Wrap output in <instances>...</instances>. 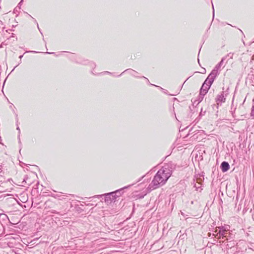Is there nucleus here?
Segmentation results:
<instances>
[{"mask_svg": "<svg viewBox=\"0 0 254 254\" xmlns=\"http://www.w3.org/2000/svg\"><path fill=\"white\" fill-rule=\"evenodd\" d=\"M213 80V78L210 77V75L206 78L200 89V94L205 95L207 92Z\"/></svg>", "mask_w": 254, "mask_h": 254, "instance_id": "obj_1", "label": "nucleus"}, {"mask_svg": "<svg viewBox=\"0 0 254 254\" xmlns=\"http://www.w3.org/2000/svg\"><path fill=\"white\" fill-rule=\"evenodd\" d=\"M103 196H104L105 202L107 204H110L112 201L115 202L116 200V198L113 197V194L112 193V192L95 196V197L98 198L102 197Z\"/></svg>", "mask_w": 254, "mask_h": 254, "instance_id": "obj_2", "label": "nucleus"}, {"mask_svg": "<svg viewBox=\"0 0 254 254\" xmlns=\"http://www.w3.org/2000/svg\"><path fill=\"white\" fill-rule=\"evenodd\" d=\"M161 173L162 172H158L152 181V183L154 186V189L158 188L159 184L165 183V182L162 179V177L160 176Z\"/></svg>", "mask_w": 254, "mask_h": 254, "instance_id": "obj_3", "label": "nucleus"}, {"mask_svg": "<svg viewBox=\"0 0 254 254\" xmlns=\"http://www.w3.org/2000/svg\"><path fill=\"white\" fill-rule=\"evenodd\" d=\"M126 190H127V186H125L120 189L112 191V193L113 194V197L117 199L118 197H119L124 194Z\"/></svg>", "mask_w": 254, "mask_h": 254, "instance_id": "obj_4", "label": "nucleus"}, {"mask_svg": "<svg viewBox=\"0 0 254 254\" xmlns=\"http://www.w3.org/2000/svg\"><path fill=\"white\" fill-rule=\"evenodd\" d=\"M69 195L70 194H63L62 192L52 193L51 194V196L60 200L68 199Z\"/></svg>", "mask_w": 254, "mask_h": 254, "instance_id": "obj_5", "label": "nucleus"}, {"mask_svg": "<svg viewBox=\"0 0 254 254\" xmlns=\"http://www.w3.org/2000/svg\"><path fill=\"white\" fill-rule=\"evenodd\" d=\"M158 172H162L161 173V175L162 177V179L164 180V181L166 182L168 179L170 177L171 175L168 170H165L164 169H161Z\"/></svg>", "mask_w": 254, "mask_h": 254, "instance_id": "obj_6", "label": "nucleus"}, {"mask_svg": "<svg viewBox=\"0 0 254 254\" xmlns=\"http://www.w3.org/2000/svg\"><path fill=\"white\" fill-rule=\"evenodd\" d=\"M221 167L222 171L223 172H225L229 169L230 166L228 162L224 161L221 163Z\"/></svg>", "mask_w": 254, "mask_h": 254, "instance_id": "obj_7", "label": "nucleus"}, {"mask_svg": "<svg viewBox=\"0 0 254 254\" xmlns=\"http://www.w3.org/2000/svg\"><path fill=\"white\" fill-rule=\"evenodd\" d=\"M3 174L0 173V187L1 186V185H3L6 183L5 178L3 175Z\"/></svg>", "mask_w": 254, "mask_h": 254, "instance_id": "obj_8", "label": "nucleus"}, {"mask_svg": "<svg viewBox=\"0 0 254 254\" xmlns=\"http://www.w3.org/2000/svg\"><path fill=\"white\" fill-rule=\"evenodd\" d=\"M27 180H28V177L27 176H25L23 179L22 183L23 186H24L27 184Z\"/></svg>", "mask_w": 254, "mask_h": 254, "instance_id": "obj_9", "label": "nucleus"}, {"mask_svg": "<svg viewBox=\"0 0 254 254\" xmlns=\"http://www.w3.org/2000/svg\"><path fill=\"white\" fill-rule=\"evenodd\" d=\"M89 63H90V62L88 61H87V60L84 61L83 62L81 63V64H87Z\"/></svg>", "mask_w": 254, "mask_h": 254, "instance_id": "obj_10", "label": "nucleus"}, {"mask_svg": "<svg viewBox=\"0 0 254 254\" xmlns=\"http://www.w3.org/2000/svg\"><path fill=\"white\" fill-rule=\"evenodd\" d=\"M227 234V231L226 230H224L222 232V235L224 237H226V235Z\"/></svg>", "mask_w": 254, "mask_h": 254, "instance_id": "obj_11", "label": "nucleus"}, {"mask_svg": "<svg viewBox=\"0 0 254 254\" xmlns=\"http://www.w3.org/2000/svg\"><path fill=\"white\" fill-rule=\"evenodd\" d=\"M16 129L17 130H18V138H19V135H20V128L19 127H17V128H16Z\"/></svg>", "mask_w": 254, "mask_h": 254, "instance_id": "obj_12", "label": "nucleus"}, {"mask_svg": "<svg viewBox=\"0 0 254 254\" xmlns=\"http://www.w3.org/2000/svg\"><path fill=\"white\" fill-rule=\"evenodd\" d=\"M51 213H55V214H58V213L55 210H52V211H50Z\"/></svg>", "mask_w": 254, "mask_h": 254, "instance_id": "obj_13", "label": "nucleus"}, {"mask_svg": "<svg viewBox=\"0 0 254 254\" xmlns=\"http://www.w3.org/2000/svg\"><path fill=\"white\" fill-rule=\"evenodd\" d=\"M0 173H2V174L4 173L3 172H2V165H1V164L0 165Z\"/></svg>", "mask_w": 254, "mask_h": 254, "instance_id": "obj_14", "label": "nucleus"}, {"mask_svg": "<svg viewBox=\"0 0 254 254\" xmlns=\"http://www.w3.org/2000/svg\"><path fill=\"white\" fill-rule=\"evenodd\" d=\"M22 57H23V55H21V56H20L19 57V59H20V60L21 59V58H22ZM21 63V60H20V62L19 63V64H18V65H19Z\"/></svg>", "mask_w": 254, "mask_h": 254, "instance_id": "obj_15", "label": "nucleus"}, {"mask_svg": "<svg viewBox=\"0 0 254 254\" xmlns=\"http://www.w3.org/2000/svg\"><path fill=\"white\" fill-rule=\"evenodd\" d=\"M4 29V27H2L1 29V30H0V33L3 32Z\"/></svg>", "mask_w": 254, "mask_h": 254, "instance_id": "obj_16", "label": "nucleus"}, {"mask_svg": "<svg viewBox=\"0 0 254 254\" xmlns=\"http://www.w3.org/2000/svg\"><path fill=\"white\" fill-rule=\"evenodd\" d=\"M46 53L48 54H54V53H52V52H46Z\"/></svg>", "mask_w": 254, "mask_h": 254, "instance_id": "obj_17", "label": "nucleus"}, {"mask_svg": "<svg viewBox=\"0 0 254 254\" xmlns=\"http://www.w3.org/2000/svg\"><path fill=\"white\" fill-rule=\"evenodd\" d=\"M92 64V66H95V64L94 63H91Z\"/></svg>", "mask_w": 254, "mask_h": 254, "instance_id": "obj_18", "label": "nucleus"}, {"mask_svg": "<svg viewBox=\"0 0 254 254\" xmlns=\"http://www.w3.org/2000/svg\"><path fill=\"white\" fill-rule=\"evenodd\" d=\"M30 52H32V53H37V52H35V51H30Z\"/></svg>", "mask_w": 254, "mask_h": 254, "instance_id": "obj_19", "label": "nucleus"}, {"mask_svg": "<svg viewBox=\"0 0 254 254\" xmlns=\"http://www.w3.org/2000/svg\"><path fill=\"white\" fill-rule=\"evenodd\" d=\"M11 37H14V34L13 33H12Z\"/></svg>", "mask_w": 254, "mask_h": 254, "instance_id": "obj_20", "label": "nucleus"}, {"mask_svg": "<svg viewBox=\"0 0 254 254\" xmlns=\"http://www.w3.org/2000/svg\"><path fill=\"white\" fill-rule=\"evenodd\" d=\"M105 73H111L110 72H108V71H106Z\"/></svg>", "mask_w": 254, "mask_h": 254, "instance_id": "obj_21", "label": "nucleus"}, {"mask_svg": "<svg viewBox=\"0 0 254 254\" xmlns=\"http://www.w3.org/2000/svg\"><path fill=\"white\" fill-rule=\"evenodd\" d=\"M126 70H125L124 71H123V72H122V73H125V72H126Z\"/></svg>", "mask_w": 254, "mask_h": 254, "instance_id": "obj_22", "label": "nucleus"}, {"mask_svg": "<svg viewBox=\"0 0 254 254\" xmlns=\"http://www.w3.org/2000/svg\"><path fill=\"white\" fill-rule=\"evenodd\" d=\"M37 27H38V28L39 29V25L38 24H37Z\"/></svg>", "mask_w": 254, "mask_h": 254, "instance_id": "obj_23", "label": "nucleus"}, {"mask_svg": "<svg viewBox=\"0 0 254 254\" xmlns=\"http://www.w3.org/2000/svg\"><path fill=\"white\" fill-rule=\"evenodd\" d=\"M29 15L30 16V17H31V18H32L33 19H34V18L31 16V15Z\"/></svg>", "mask_w": 254, "mask_h": 254, "instance_id": "obj_24", "label": "nucleus"}, {"mask_svg": "<svg viewBox=\"0 0 254 254\" xmlns=\"http://www.w3.org/2000/svg\"><path fill=\"white\" fill-rule=\"evenodd\" d=\"M5 31H6V32H8V30H5Z\"/></svg>", "mask_w": 254, "mask_h": 254, "instance_id": "obj_25", "label": "nucleus"}, {"mask_svg": "<svg viewBox=\"0 0 254 254\" xmlns=\"http://www.w3.org/2000/svg\"><path fill=\"white\" fill-rule=\"evenodd\" d=\"M17 65H17L16 66H15V67H14V69L15 67H16V66H17Z\"/></svg>", "mask_w": 254, "mask_h": 254, "instance_id": "obj_26", "label": "nucleus"}, {"mask_svg": "<svg viewBox=\"0 0 254 254\" xmlns=\"http://www.w3.org/2000/svg\"><path fill=\"white\" fill-rule=\"evenodd\" d=\"M22 0H21V1L20 2L19 4L22 2Z\"/></svg>", "mask_w": 254, "mask_h": 254, "instance_id": "obj_27", "label": "nucleus"}]
</instances>
